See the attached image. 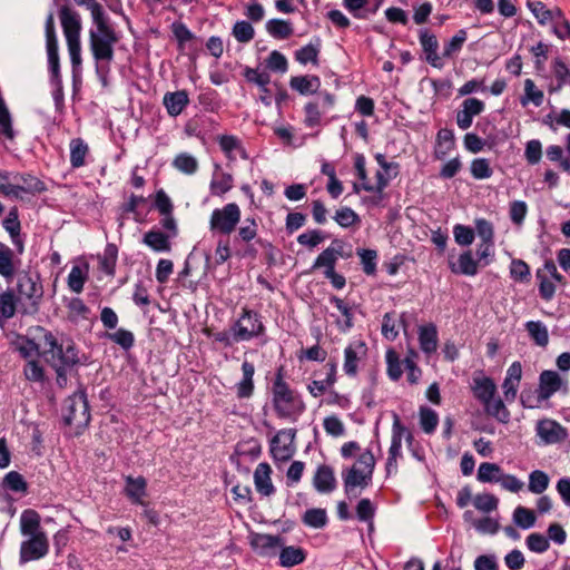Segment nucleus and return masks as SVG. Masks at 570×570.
Listing matches in <instances>:
<instances>
[{
  "instance_id": "f257e3e1",
  "label": "nucleus",
  "mask_w": 570,
  "mask_h": 570,
  "mask_svg": "<svg viewBox=\"0 0 570 570\" xmlns=\"http://www.w3.org/2000/svg\"><path fill=\"white\" fill-rule=\"evenodd\" d=\"M75 2L90 11L94 27L89 30V47L95 59L96 75L102 87H107L118 36L100 3L96 0H75Z\"/></svg>"
},
{
  "instance_id": "f03ea898",
  "label": "nucleus",
  "mask_w": 570,
  "mask_h": 570,
  "mask_svg": "<svg viewBox=\"0 0 570 570\" xmlns=\"http://www.w3.org/2000/svg\"><path fill=\"white\" fill-rule=\"evenodd\" d=\"M20 532L26 538L20 546L21 564L39 560L49 551V541L41 529L40 517L35 510H24L20 515Z\"/></svg>"
},
{
  "instance_id": "7ed1b4c3",
  "label": "nucleus",
  "mask_w": 570,
  "mask_h": 570,
  "mask_svg": "<svg viewBox=\"0 0 570 570\" xmlns=\"http://www.w3.org/2000/svg\"><path fill=\"white\" fill-rule=\"evenodd\" d=\"M42 333V356L51 366L73 367L80 363V357L72 342L66 341L58 343L51 332L43 328L38 330Z\"/></svg>"
},
{
  "instance_id": "20e7f679",
  "label": "nucleus",
  "mask_w": 570,
  "mask_h": 570,
  "mask_svg": "<svg viewBox=\"0 0 570 570\" xmlns=\"http://www.w3.org/2000/svg\"><path fill=\"white\" fill-rule=\"evenodd\" d=\"M273 405L278 417L296 421L304 412L305 404L293 390L277 375L273 384Z\"/></svg>"
},
{
  "instance_id": "39448f33",
  "label": "nucleus",
  "mask_w": 570,
  "mask_h": 570,
  "mask_svg": "<svg viewBox=\"0 0 570 570\" xmlns=\"http://www.w3.org/2000/svg\"><path fill=\"white\" fill-rule=\"evenodd\" d=\"M375 458L370 450L360 454L357 461L343 473L344 490L347 495H355L356 488L365 489L372 482Z\"/></svg>"
},
{
  "instance_id": "423d86ee",
  "label": "nucleus",
  "mask_w": 570,
  "mask_h": 570,
  "mask_svg": "<svg viewBox=\"0 0 570 570\" xmlns=\"http://www.w3.org/2000/svg\"><path fill=\"white\" fill-rule=\"evenodd\" d=\"M60 21L67 41L70 61L72 67L76 68L81 63L80 16L75 10L62 7L60 9Z\"/></svg>"
},
{
  "instance_id": "0eeeda50",
  "label": "nucleus",
  "mask_w": 570,
  "mask_h": 570,
  "mask_svg": "<svg viewBox=\"0 0 570 570\" xmlns=\"http://www.w3.org/2000/svg\"><path fill=\"white\" fill-rule=\"evenodd\" d=\"M63 421L73 426L77 434L88 425L90 412L85 392H76L65 401Z\"/></svg>"
},
{
  "instance_id": "6e6552de",
  "label": "nucleus",
  "mask_w": 570,
  "mask_h": 570,
  "mask_svg": "<svg viewBox=\"0 0 570 570\" xmlns=\"http://www.w3.org/2000/svg\"><path fill=\"white\" fill-rule=\"evenodd\" d=\"M240 220V208L236 203H228L213 210L209 219L210 230L215 234L229 235Z\"/></svg>"
},
{
  "instance_id": "1a4fd4ad",
  "label": "nucleus",
  "mask_w": 570,
  "mask_h": 570,
  "mask_svg": "<svg viewBox=\"0 0 570 570\" xmlns=\"http://www.w3.org/2000/svg\"><path fill=\"white\" fill-rule=\"evenodd\" d=\"M239 342H247L264 334L265 326L261 316L250 309L244 308L240 316L232 325Z\"/></svg>"
},
{
  "instance_id": "9d476101",
  "label": "nucleus",
  "mask_w": 570,
  "mask_h": 570,
  "mask_svg": "<svg viewBox=\"0 0 570 570\" xmlns=\"http://www.w3.org/2000/svg\"><path fill=\"white\" fill-rule=\"evenodd\" d=\"M405 436V440L409 444L413 441V435L409 432L405 426L401 423V420L397 414H394L393 425H392V438L391 445L389 449V455L386 460V472L391 474L397 471V461L402 458V439Z\"/></svg>"
},
{
  "instance_id": "9b49d317",
  "label": "nucleus",
  "mask_w": 570,
  "mask_h": 570,
  "mask_svg": "<svg viewBox=\"0 0 570 570\" xmlns=\"http://www.w3.org/2000/svg\"><path fill=\"white\" fill-rule=\"evenodd\" d=\"M161 229H151L144 236V244L153 249H169L170 240L177 236V224L174 217L161 219Z\"/></svg>"
},
{
  "instance_id": "f8f14e48",
  "label": "nucleus",
  "mask_w": 570,
  "mask_h": 570,
  "mask_svg": "<svg viewBox=\"0 0 570 570\" xmlns=\"http://www.w3.org/2000/svg\"><path fill=\"white\" fill-rule=\"evenodd\" d=\"M335 97L334 95L322 91L317 98L308 101L304 106V124L308 128L316 127L321 124L322 116L334 107Z\"/></svg>"
},
{
  "instance_id": "ddd939ff",
  "label": "nucleus",
  "mask_w": 570,
  "mask_h": 570,
  "mask_svg": "<svg viewBox=\"0 0 570 570\" xmlns=\"http://www.w3.org/2000/svg\"><path fill=\"white\" fill-rule=\"evenodd\" d=\"M17 292L19 299H27L35 309H37L43 295V289L38 277L35 278L29 274H22L18 277Z\"/></svg>"
},
{
  "instance_id": "4468645a",
  "label": "nucleus",
  "mask_w": 570,
  "mask_h": 570,
  "mask_svg": "<svg viewBox=\"0 0 570 570\" xmlns=\"http://www.w3.org/2000/svg\"><path fill=\"white\" fill-rule=\"evenodd\" d=\"M294 439L295 431L292 429L277 432L271 442V452L275 460L287 461L293 456L295 452Z\"/></svg>"
},
{
  "instance_id": "2eb2a0df",
  "label": "nucleus",
  "mask_w": 570,
  "mask_h": 570,
  "mask_svg": "<svg viewBox=\"0 0 570 570\" xmlns=\"http://www.w3.org/2000/svg\"><path fill=\"white\" fill-rule=\"evenodd\" d=\"M488 256V252H462L458 257L451 255L449 264L452 272L464 275H474L478 272V264Z\"/></svg>"
},
{
  "instance_id": "dca6fc26",
  "label": "nucleus",
  "mask_w": 570,
  "mask_h": 570,
  "mask_svg": "<svg viewBox=\"0 0 570 570\" xmlns=\"http://www.w3.org/2000/svg\"><path fill=\"white\" fill-rule=\"evenodd\" d=\"M13 179V199H23L24 195L40 194L47 189L43 181L30 174L14 171Z\"/></svg>"
},
{
  "instance_id": "f3484780",
  "label": "nucleus",
  "mask_w": 570,
  "mask_h": 570,
  "mask_svg": "<svg viewBox=\"0 0 570 570\" xmlns=\"http://www.w3.org/2000/svg\"><path fill=\"white\" fill-rule=\"evenodd\" d=\"M535 432L543 444L560 443L568 436L567 430L560 423L551 419L538 421Z\"/></svg>"
},
{
  "instance_id": "a211bd4d",
  "label": "nucleus",
  "mask_w": 570,
  "mask_h": 570,
  "mask_svg": "<svg viewBox=\"0 0 570 570\" xmlns=\"http://www.w3.org/2000/svg\"><path fill=\"white\" fill-rule=\"evenodd\" d=\"M336 259L337 257L335 255V252H322L316 258L313 267L324 268V276L331 281L332 285L335 288L341 289L345 286L346 281L343 275L337 274L334 271Z\"/></svg>"
},
{
  "instance_id": "6ab92c4d",
  "label": "nucleus",
  "mask_w": 570,
  "mask_h": 570,
  "mask_svg": "<svg viewBox=\"0 0 570 570\" xmlns=\"http://www.w3.org/2000/svg\"><path fill=\"white\" fill-rule=\"evenodd\" d=\"M456 114V125L460 129L466 130L471 127L473 118L483 112L484 102L476 98H466Z\"/></svg>"
},
{
  "instance_id": "aec40b11",
  "label": "nucleus",
  "mask_w": 570,
  "mask_h": 570,
  "mask_svg": "<svg viewBox=\"0 0 570 570\" xmlns=\"http://www.w3.org/2000/svg\"><path fill=\"white\" fill-rule=\"evenodd\" d=\"M252 548L261 556H275L283 547V539L279 535L254 533L250 535Z\"/></svg>"
},
{
  "instance_id": "412c9836",
  "label": "nucleus",
  "mask_w": 570,
  "mask_h": 570,
  "mask_svg": "<svg viewBox=\"0 0 570 570\" xmlns=\"http://www.w3.org/2000/svg\"><path fill=\"white\" fill-rule=\"evenodd\" d=\"M244 78L246 81L256 85L262 95L259 96V100L265 106H271L272 104V92L268 88V85L271 82V76L267 71H262L259 69H254L246 67L243 72Z\"/></svg>"
},
{
  "instance_id": "4be33fe9",
  "label": "nucleus",
  "mask_w": 570,
  "mask_h": 570,
  "mask_svg": "<svg viewBox=\"0 0 570 570\" xmlns=\"http://www.w3.org/2000/svg\"><path fill=\"white\" fill-rule=\"evenodd\" d=\"M420 45L425 55V60L433 68L442 69L444 67L443 57L438 53L439 41L436 37L428 30L421 31Z\"/></svg>"
},
{
  "instance_id": "5701e85b",
  "label": "nucleus",
  "mask_w": 570,
  "mask_h": 570,
  "mask_svg": "<svg viewBox=\"0 0 570 570\" xmlns=\"http://www.w3.org/2000/svg\"><path fill=\"white\" fill-rule=\"evenodd\" d=\"M234 187L232 174L223 170L219 164L214 165L213 176L209 183V191L213 196L222 197Z\"/></svg>"
},
{
  "instance_id": "b1692460",
  "label": "nucleus",
  "mask_w": 570,
  "mask_h": 570,
  "mask_svg": "<svg viewBox=\"0 0 570 570\" xmlns=\"http://www.w3.org/2000/svg\"><path fill=\"white\" fill-rule=\"evenodd\" d=\"M366 345L362 341L351 343L344 350V364L343 370L348 376H354L357 373L358 361L365 355Z\"/></svg>"
},
{
  "instance_id": "393cba45",
  "label": "nucleus",
  "mask_w": 570,
  "mask_h": 570,
  "mask_svg": "<svg viewBox=\"0 0 570 570\" xmlns=\"http://www.w3.org/2000/svg\"><path fill=\"white\" fill-rule=\"evenodd\" d=\"M562 380L556 371H543L539 377V399L548 400L552 394L560 390Z\"/></svg>"
},
{
  "instance_id": "a878e982",
  "label": "nucleus",
  "mask_w": 570,
  "mask_h": 570,
  "mask_svg": "<svg viewBox=\"0 0 570 570\" xmlns=\"http://www.w3.org/2000/svg\"><path fill=\"white\" fill-rule=\"evenodd\" d=\"M163 104L169 116L177 117L188 106L189 97L185 90L166 92L163 98Z\"/></svg>"
},
{
  "instance_id": "bb28decb",
  "label": "nucleus",
  "mask_w": 570,
  "mask_h": 570,
  "mask_svg": "<svg viewBox=\"0 0 570 570\" xmlns=\"http://www.w3.org/2000/svg\"><path fill=\"white\" fill-rule=\"evenodd\" d=\"M289 87L302 96L318 92L321 79L315 75L294 76L289 80Z\"/></svg>"
},
{
  "instance_id": "cd10ccee",
  "label": "nucleus",
  "mask_w": 570,
  "mask_h": 570,
  "mask_svg": "<svg viewBox=\"0 0 570 570\" xmlns=\"http://www.w3.org/2000/svg\"><path fill=\"white\" fill-rule=\"evenodd\" d=\"M314 488L321 493H330L336 488L334 471L328 465H320L313 478Z\"/></svg>"
},
{
  "instance_id": "c85d7f7f",
  "label": "nucleus",
  "mask_w": 570,
  "mask_h": 570,
  "mask_svg": "<svg viewBox=\"0 0 570 570\" xmlns=\"http://www.w3.org/2000/svg\"><path fill=\"white\" fill-rule=\"evenodd\" d=\"M218 145L222 151L225 154L226 158L230 161L236 160V155L243 159H247L248 155L244 149L242 141L234 135H222L217 138Z\"/></svg>"
},
{
  "instance_id": "c756f323",
  "label": "nucleus",
  "mask_w": 570,
  "mask_h": 570,
  "mask_svg": "<svg viewBox=\"0 0 570 570\" xmlns=\"http://www.w3.org/2000/svg\"><path fill=\"white\" fill-rule=\"evenodd\" d=\"M242 380L236 384V394L239 399H248L254 392V374L255 366L248 361H244L242 364Z\"/></svg>"
},
{
  "instance_id": "7c9ffc66",
  "label": "nucleus",
  "mask_w": 570,
  "mask_h": 570,
  "mask_svg": "<svg viewBox=\"0 0 570 570\" xmlns=\"http://www.w3.org/2000/svg\"><path fill=\"white\" fill-rule=\"evenodd\" d=\"M19 253L20 252H0V275L4 278L12 279L22 268Z\"/></svg>"
},
{
  "instance_id": "2f4dec72",
  "label": "nucleus",
  "mask_w": 570,
  "mask_h": 570,
  "mask_svg": "<svg viewBox=\"0 0 570 570\" xmlns=\"http://www.w3.org/2000/svg\"><path fill=\"white\" fill-rule=\"evenodd\" d=\"M45 30L48 65H57L59 63L58 40L55 30L53 16L51 13L46 19Z\"/></svg>"
},
{
  "instance_id": "473e14b6",
  "label": "nucleus",
  "mask_w": 570,
  "mask_h": 570,
  "mask_svg": "<svg viewBox=\"0 0 570 570\" xmlns=\"http://www.w3.org/2000/svg\"><path fill=\"white\" fill-rule=\"evenodd\" d=\"M146 487L147 482L145 478L138 476H127L126 478V487L125 493L130 499L132 503L144 505V498L146 497Z\"/></svg>"
},
{
  "instance_id": "72a5a7b5",
  "label": "nucleus",
  "mask_w": 570,
  "mask_h": 570,
  "mask_svg": "<svg viewBox=\"0 0 570 570\" xmlns=\"http://www.w3.org/2000/svg\"><path fill=\"white\" fill-rule=\"evenodd\" d=\"M271 472V466L267 463H259L254 472L256 490L263 495H271L274 492Z\"/></svg>"
},
{
  "instance_id": "f704fd0d",
  "label": "nucleus",
  "mask_w": 570,
  "mask_h": 570,
  "mask_svg": "<svg viewBox=\"0 0 570 570\" xmlns=\"http://www.w3.org/2000/svg\"><path fill=\"white\" fill-rule=\"evenodd\" d=\"M454 134L451 129L442 128L436 135V146L434 156L436 159H444L446 155L454 148Z\"/></svg>"
},
{
  "instance_id": "c9c22d12",
  "label": "nucleus",
  "mask_w": 570,
  "mask_h": 570,
  "mask_svg": "<svg viewBox=\"0 0 570 570\" xmlns=\"http://www.w3.org/2000/svg\"><path fill=\"white\" fill-rule=\"evenodd\" d=\"M279 549V564L284 568H292L304 562L306 559V552L299 547H285L283 544Z\"/></svg>"
},
{
  "instance_id": "e433bc0d",
  "label": "nucleus",
  "mask_w": 570,
  "mask_h": 570,
  "mask_svg": "<svg viewBox=\"0 0 570 570\" xmlns=\"http://www.w3.org/2000/svg\"><path fill=\"white\" fill-rule=\"evenodd\" d=\"M419 342L420 347L424 353L431 354L435 352L438 347V331L435 325L429 324L420 326Z\"/></svg>"
},
{
  "instance_id": "4c0bfd02",
  "label": "nucleus",
  "mask_w": 570,
  "mask_h": 570,
  "mask_svg": "<svg viewBox=\"0 0 570 570\" xmlns=\"http://www.w3.org/2000/svg\"><path fill=\"white\" fill-rule=\"evenodd\" d=\"M39 338V343L27 337H19L17 340L16 348L26 361L36 360L42 355V335Z\"/></svg>"
},
{
  "instance_id": "58836bf2",
  "label": "nucleus",
  "mask_w": 570,
  "mask_h": 570,
  "mask_svg": "<svg viewBox=\"0 0 570 570\" xmlns=\"http://www.w3.org/2000/svg\"><path fill=\"white\" fill-rule=\"evenodd\" d=\"M69 149L71 167L80 168L85 166L89 153L88 144L82 138H73L70 140Z\"/></svg>"
},
{
  "instance_id": "ea45409f",
  "label": "nucleus",
  "mask_w": 570,
  "mask_h": 570,
  "mask_svg": "<svg viewBox=\"0 0 570 570\" xmlns=\"http://www.w3.org/2000/svg\"><path fill=\"white\" fill-rule=\"evenodd\" d=\"M523 95L520 97V104L523 107L529 104L540 107L543 104L544 94L535 86L532 79L528 78L523 81Z\"/></svg>"
},
{
  "instance_id": "a19ab883",
  "label": "nucleus",
  "mask_w": 570,
  "mask_h": 570,
  "mask_svg": "<svg viewBox=\"0 0 570 570\" xmlns=\"http://www.w3.org/2000/svg\"><path fill=\"white\" fill-rule=\"evenodd\" d=\"M473 394L474 396L484 404L492 396H494L497 392V386L494 382L489 377H479L473 380Z\"/></svg>"
},
{
  "instance_id": "79ce46f5",
  "label": "nucleus",
  "mask_w": 570,
  "mask_h": 570,
  "mask_svg": "<svg viewBox=\"0 0 570 570\" xmlns=\"http://www.w3.org/2000/svg\"><path fill=\"white\" fill-rule=\"evenodd\" d=\"M209 261L210 256L207 252H190L186 258L183 274L190 275L193 272L198 269H202L205 273Z\"/></svg>"
},
{
  "instance_id": "37998d69",
  "label": "nucleus",
  "mask_w": 570,
  "mask_h": 570,
  "mask_svg": "<svg viewBox=\"0 0 570 570\" xmlns=\"http://www.w3.org/2000/svg\"><path fill=\"white\" fill-rule=\"evenodd\" d=\"M173 167L184 175L191 176L198 170V160L188 153H180L173 159Z\"/></svg>"
},
{
  "instance_id": "c03bdc74",
  "label": "nucleus",
  "mask_w": 570,
  "mask_h": 570,
  "mask_svg": "<svg viewBox=\"0 0 570 570\" xmlns=\"http://www.w3.org/2000/svg\"><path fill=\"white\" fill-rule=\"evenodd\" d=\"M525 330L538 346L546 347L548 345L549 332L542 322L529 321L525 323Z\"/></svg>"
},
{
  "instance_id": "a18cd8bd",
  "label": "nucleus",
  "mask_w": 570,
  "mask_h": 570,
  "mask_svg": "<svg viewBox=\"0 0 570 570\" xmlns=\"http://www.w3.org/2000/svg\"><path fill=\"white\" fill-rule=\"evenodd\" d=\"M266 30L275 39H287L293 33V27L289 21L282 19H271L266 22Z\"/></svg>"
},
{
  "instance_id": "49530a36",
  "label": "nucleus",
  "mask_w": 570,
  "mask_h": 570,
  "mask_svg": "<svg viewBox=\"0 0 570 570\" xmlns=\"http://www.w3.org/2000/svg\"><path fill=\"white\" fill-rule=\"evenodd\" d=\"M485 412L495 417L498 421L502 423H507L510 419V412L505 407L503 401L500 397L492 396L484 404Z\"/></svg>"
},
{
  "instance_id": "de8ad7c7",
  "label": "nucleus",
  "mask_w": 570,
  "mask_h": 570,
  "mask_svg": "<svg viewBox=\"0 0 570 570\" xmlns=\"http://www.w3.org/2000/svg\"><path fill=\"white\" fill-rule=\"evenodd\" d=\"M368 0H343L345 9L356 19H366L370 14H374L380 4H376L372 10L365 9Z\"/></svg>"
},
{
  "instance_id": "09e8293b",
  "label": "nucleus",
  "mask_w": 570,
  "mask_h": 570,
  "mask_svg": "<svg viewBox=\"0 0 570 570\" xmlns=\"http://www.w3.org/2000/svg\"><path fill=\"white\" fill-rule=\"evenodd\" d=\"M550 484L549 475L541 470H534L529 474L528 489L534 494H542Z\"/></svg>"
},
{
  "instance_id": "8fccbe9b",
  "label": "nucleus",
  "mask_w": 570,
  "mask_h": 570,
  "mask_svg": "<svg viewBox=\"0 0 570 570\" xmlns=\"http://www.w3.org/2000/svg\"><path fill=\"white\" fill-rule=\"evenodd\" d=\"M303 522L305 525L314 528V529H322L327 523V514L325 509L315 508V509H308L305 511L303 518Z\"/></svg>"
},
{
  "instance_id": "3c124183",
  "label": "nucleus",
  "mask_w": 570,
  "mask_h": 570,
  "mask_svg": "<svg viewBox=\"0 0 570 570\" xmlns=\"http://www.w3.org/2000/svg\"><path fill=\"white\" fill-rule=\"evenodd\" d=\"M318 53L320 40H317L316 43L309 42L301 49L296 50L295 59L302 65H307L308 62L316 65Z\"/></svg>"
},
{
  "instance_id": "603ef678",
  "label": "nucleus",
  "mask_w": 570,
  "mask_h": 570,
  "mask_svg": "<svg viewBox=\"0 0 570 570\" xmlns=\"http://www.w3.org/2000/svg\"><path fill=\"white\" fill-rule=\"evenodd\" d=\"M3 227L10 234L13 245L21 249L22 244L19 235L20 222L16 209L9 212L8 216L3 220Z\"/></svg>"
},
{
  "instance_id": "864d4df0",
  "label": "nucleus",
  "mask_w": 570,
  "mask_h": 570,
  "mask_svg": "<svg viewBox=\"0 0 570 570\" xmlns=\"http://www.w3.org/2000/svg\"><path fill=\"white\" fill-rule=\"evenodd\" d=\"M17 297L13 291L8 289L0 294V314L3 318H12L17 309Z\"/></svg>"
},
{
  "instance_id": "5fc2aeb1",
  "label": "nucleus",
  "mask_w": 570,
  "mask_h": 570,
  "mask_svg": "<svg viewBox=\"0 0 570 570\" xmlns=\"http://www.w3.org/2000/svg\"><path fill=\"white\" fill-rule=\"evenodd\" d=\"M502 470L495 463L483 462L478 469V480L480 482H499Z\"/></svg>"
},
{
  "instance_id": "6e6d98bb",
  "label": "nucleus",
  "mask_w": 570,
  "mask_h": 570,
  "mask_svg": "<svg viewBox=\"0 0 570 570\" xmlns=\"http://www.w3.org/2000/svg\"><path fill=\"white\" fill-rule=\"evenodd\" d=\"M468 38V33L465 29H460L445 45L443 49L442 57L451 58L461 51L465 40Z\"/></svg>"
},
{
  "instance_id": "4d7b16f0",
  "label": "nucleus",
  "mask_w": 570,
  "mask_h": 570,
  "mask_svg": "<svg viewBox=\"0 0 570 570\" xmlns=\"http://www.w3.org/2000/svg\"><path fill=\"white\" fill-rule=\"evenodd\" d=\"M535 514L532 510L524 507H517L513 512L514 523L522 529H530L535 524Z\"/></svg>"
},
{
  "instance_id": "13d9d810",
  "label": "nucleus",
  "mask_w": 570,
  "mask_h": 570,
  "mask_svg": "<svg viewBox=\"0 0 570 570\" xmlns=\"http://www.w3.org/2000/svg\"><path fill=\"white\" fill-rule=\"evenodd\" d=\"M478 235L482 240V245L490 247L493 245V226L484 218L475 219L474 235Z\"/></svg>"
},
{
  "instance_id": "bf43d9fd",
  "label": "nucleus",
  "mask_w": 570,
  "mask_h": 570,
  "mask_svg": "<svg viewBox=\"0 0 570 570\" xmlns=\"http://www.w3.org/2000/svg\"><path fill=\"white\" fill-rule=\"evenodd\" d=\"M439 423V416L436 412L429 407H421L420 410V425L421 429L426 433L431 434L435 431Z\"/></svg>"
},
{
  "instance_id": "052dcab7",
  "label": "nucleus",
  "mask_w": 570,
  "mask_h": 570,
  "mask_svg": "<svg viewBox=\"0 0 570 570\" xmlns=\"http://www.w3.org/2000/svg\"><path fill=\"white\" fill-rule=\"evenodd\" d=\"M471 175L475 179H488L492 176L493 170L490 161L485 158H476L471 163Z\"/></svg>"
},
{
  "instance_id": "680f3d73",
  "label": "nucleus",
  "mask_w": 570,
  "mask_h": 570,
  "mask_svg": "<svg viewBox=\"0 0 570 570\" xmlns=\"http://www.w3.org/2000/svg\"><path fill=\"white\" fill-rule=\"evenodd\" d=\"M528 8L541 24L553 20V12L541 1H529Z\"/></svg>"
},
{
  "instance_id": "e2e57ef3",
  "label": "nucleus",
  "mask_w": 570,
  "mask_h": 570,
  "mask_svg": "<svg viewBox=\"0 0 570 570\" xmlns=\"http://www.w3.org/2000/svg\"><path fill=\"white\" fill-rule=\"evenodd\" d=\"M382 335L394 341L399 335L397 318L395 313H385L382 322Z\"/></svg>"
},
{
  "instance_id": "0e129e2a",
  "label": "nucleus",
  "mask_w": 570,
  "mask_h": 570,
  "mask_svg": "<svg viewBox=\"0 0 570 570\" xmlns=\"http://www.w3.org/2000/svg\"><path fill=\"white\" fill-rule=\"evenodd\" d=\"M23 374L31 382H42L45 379V370L38 358L27 361Z\"/></svg>"
},
{
  "instance_id": "69168bd1",
  "label": "nucleus",
  "mask_w": 570,
  "mask_h": 570,
  "mask_svg": "<svg viewBox=\"0 0 570 570\" xmlns=\"http://www.w3.org/2000/svg\"><path fill=\"white\" fill-rule=\"evenodd\" d=\"M233 36L239 42H249L254 38V28L245 20L237 21L233 27Z\"/></svg>"
},
{
  "instance_id": "338daca9",
  "label": "nucleus",
  "mask_w": 570,
  "mask_h": 570,
  "mask_svg": "<svg viewBox=\"0 0 570 570\" xmlns=\"http://www.w3.org/2000/svg\"><path fill=\"white\" fill-rule=\"evenodd\" d=\"M525 543H527L528 549L535 553H543L550 547L549 539L538 532H533V533L529 534L527 537Z\"/></svg>"
},
{
  "instance_id": "774afa93",
  "label": "nucleus",
  "mask_w": 570,
  "mask_h": 570,
  "mask_svg": "<svg viewBox=\"0 0 570 570\" xmlns=\"http://www.w3.org/2000/svg\"><path fill=\"white\" fill-rule=\"evenodd\" d=\"M510 275L515 282L528 283L530 281L529 266L519 259H513L510 266Z\"/></svg>"
}]
</instances>
